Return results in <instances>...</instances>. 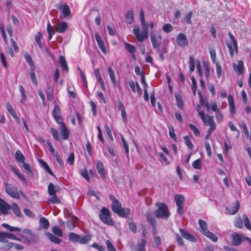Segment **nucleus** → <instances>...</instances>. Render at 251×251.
Here are the masks:
<instances>
[{"label": "nucleus", "mask_w": 251, "mask_h": 251, "mask_svg": "<svg viewBox=\"0 0 251 251\" xmlns=\"http://www.w3.org/2000/svg\"><path fill=\"white\" fill-rule=\"evenodd\" d=\"M196 109L198 111L199 115L200 116L201 120L203 122L205 126H210V128L207 131V134L205 136V139L207 140L209 138L212 132L216 129V124L214 121L213 117L211 116H209V115H206L203 111H201V107L199 105H198L196 106Z\"/></svg>", "instance_id": "f257e3e1"}, {"label": "nucleus", "mask_w": 251, "mask_h": 251, "mask_svg": "<svg viewBox=\"0 0 251 251\" xmlns=\"http://www.w3.org/2000/svg\"><path fill=\"white\" fill-rule=\"evenodd\" d=\"M155 206L157 208L154 211L155 217L159 219H168L170 216L167 204L164 202H157Z\"/></svg>", "instance_id": "f03ea898"}, {"label": "nucleus", "mask_w": 251, "mask_h": 251, "mask_svg": "<svg viewBox=\"0 0 251 251\" xmlns=\"http://www.w3.org/2000/svg\"><path fill=\"white\" fill-rule=\"evenodd\" d=\"M22 233H19V236L22 241L25 244H29L31 242H36L38 239L37 234L27 229H24Z\"/></svg>", "instance_id": "7ed1b4c3"}, {"label": "nucleus", "mask_w": 251, "mask_h": 251, "mask_svg": "<svg viewBox=\"0 0 251 251\" xmlns=\"http://www.w3.org/2000/svg\"><path fill=\"white\" fill-rule=\"evenodd\" d=\"M141 23L142 27L141 33L138 25H135L133 30V33L139 42L144 41L148 37V25L146 23V21Z\"/></svg>", "instance_id": "20e7f679"}, {"label": "nucleus", "mask_w": 251, "mask_h": 251, "mask_svg": "<svg viewBox=\"0 0 251 251\" xmlns=\"http://www.w3.org/2000/svg\"><path fill=\"white\" fill-rule=\"evenodd\" d=\"M4 186L6 193L12 198L19 200L21 196H24L22 190L10 183H5Z\"/></svg>", "instance_id": "39448f33"}, {"label": "nucleus", "mask_w": 251, "mask_h": 251, "mask_svg": "<svg viewBox=\"0 0 251 251\" xmlns=\"http://www.w3.org/2000/svg\"><path fill=\"white\" fill-rule=\"evenodd\" d=\"M199 224L200 227L201 233L214 242L218 241L217 236L208 230L207 224L202 220H199Z\"/></svg>", "instance_id": "423d86ee"}, {"label": "nucleus", "mask_w": 251, "mask_h": 251, "mask_svg": "<svg viewBox=\"0 0 251 251\" xmlns=\"http://www.w3.org/2000/svg\"><path fill=\"white\" fill-rule=\"evenodd\" d=\"M100 220L105 224L113 226L114 222L111 217L110 211L106 207L101 208L99 215Z\"/></svg>", "instance_id": "0eeeda50"}, {"label": "nucleus", "mask_w": 251, "mask_h": 251, "mask_svg": "<svg viewBox=\"0 0 251 251\" xmlns=\"http://www.w3.org/2000/svg\"><path fill=\"white\" fill-rule=\"evenodd\" d=\"M243 223L245 226L251 231V224L246 214H244L242 218L239 216L237 217L234 222V226L238 228H241L243 227Z\"/></svg>", "instance_id": "6e6552de"}, {"label": "nucleus", "mask_w": 251, "mask_h": 251, "mask_svg": "<svg viewBox=\"0 0 251 251\" xmlns=\"http://www.w3.org/2000/svg\"><path fill=\"white\" fill-rule=\"evenodd\" d=\"M231 42L227 44V46L229 50V53L231 57L234 56V52H237L238 47L237 42L233 35L230 32L228 33Z\"/></svg>", "instance_id": "1a4fd4ad"}, {"label": "nucleus", "mask_w": 251, "mask_h": 251, "mask_svg": "<svg viewBox=\"0 0 251 251\" xmlns=\"http://www.w3.org/2000/svg\"><path fill=\"white\" fill-rule=\"evenodd\" d=\"M7 239H12L19 241L21 240L19 234L16 235L10 232H0V242L6 243L8 241Z\"/></svg>", "instance_id": "9d476101"}, {"label": "nucleus", "mask_w": 251, "mask_h": 251, "mask_svg": "<svg viewBox=\"0 0 251 251\" xmlns=\"http://www.w3.org/2000/svg\"><path fill=\"white\" fill-rule=\"evenodd\" d=\"M109 199L112 201L111 204L112 210L115 213L117 214L122 208L121 203L112 195H109Z\"/></svg>", "instance_id": "9b49d317"}, {"label": "nucleus", "mask_w": 251, "mask_h": 251, "mask_svg": "<svg viewBox=\"0 0 251 251\" xmlns=\"http://www.w3.org/2000/svg\"><path fill=\"white\" fill-rule=\"evenodd\" d=\"M52 114L55 121L57 124L63 122V119L61 116L60 109L58 105H54Z\"/></svg>", "instance_id": "f8f14e48"}, {"label": "nucleus", "mask_w": 251, "mask_h": 251, "mask_svg": "<svg viewBox=\"0 0 251 251\" xmlns=\"http://www.w3.org/2000/svg\"><path fill=\"white\" fill-rule=\"evenodd\" d=\"M95 37L99 47L101 51L104 54L107 53V50L106 48L100 35L98 33H96Z\"/></svg>", "instance_id": "ddd939ff"}, {"label": "nucleus", "mask_w": 251, "mask_h": 251, "mask_svg": "<svg viewBox=\"0 0 251 251\" xmlns=\"http://www.w3.org/2000/svg\"><path fill=\"white\" fill-rule=\"evenodd\" d=\"M11 209V205L0 198V212L3 215H7Z\"/></svg>", "instance_id": "4468645a"}, {"label": "nucleus", "mask_w": 251, "mask_h": 251, "mask_svg": "<svg viewBox=\"0 0 251 251\" xmlns=\"http://www.w3.org/2000/svg\"><path fill=\"white\" fill-rule=\"evenodd\" d=\"M179 231L181 236L184 239L193 243H196L197 242V240L196 238V237L193 235L189 233L187 230L182 228H179Z\"/></svg>", "instance_id": "2eb2a0df"}, {"label": "nucleus", "mask_w": 251, "mask_h": 251, "mask_svg": "<svg viewBox=\"0 0 251 251\" xmlns=\"http://www.w3.org/2000/svg\"><path fill=\"white\" fill-rule=\"evenodd\" d=\"M177 43L180 47H186L188 45V40L186 35L183 33H179L176 38Z\"/></svg>", "instance_id": "dca6fc26"}, {"label": "nucleus", "mask_w": 251, "mask_h": 251, "mask_svg": "<svg viewBox=\"0 0 251 251\" xmlns=\"http://www.w3.org/2000/svg\"><path fill=\"white\" fill-rule=\"evenodd\" d=\"M232 242L234 246H238L241 244L244 239L242 235L234 232L231 235Z\"/></svg>", "instance_id": "f3484780"}, {"label": "nucleus", "mask_w": 251, "mask_h": 251, "mask_svg": "<svg viewBox=\"0 0 251 251\" xmlns=\"http://www.w3.org/2000/svg\"><path fill=\"white\" fill-rule=\"evenodd\" d=\"M240 203L238 201H236L233 204L232 208L226 207V209L229 215H235L236 214L240 208Z\"/></svg>", "instance_id": "a211bd4d"}, {"label": "nucleus", "mask_w": 251, "mask_h": 251, "mask_svg": "<svg viewBox=\"0 0 251 251\" xmlns=\"http://www.w3.org/2000/svg\"><path fill=\"white\" fill-rule=\"evenodd\" d=\"M146 216L149 224L153 228L155 229L156 226V220L154 217V214L151 212H148L146 213Z\"/></svg>", "instance_id": "6ab92c4d"}, {"label": "nucleus", "mask_w": 251, "mask_h": 251, "mask_svg": "<svg viewBox=\"0 0 251 251\" xmlns=\"http://www.w3.org/2000/svg\"><path fill=\"white\" fill-rule=\"evenodd\" d=\"M233 68L234 71L237 73L238 75H241L244 73V63L242 60L238 61L237 65L234 63Z\"/></svg>", "instance_id": "aec40b11"}, {"label": "nucleus", "mask_w": 251, "mask_h": 251, "mask_svg": "<svg viewBox=\"0 0 251 251\" xmlns=\"http://www.w3.org/2000/svg\"><path fill=\"white\" fill-rule=\"evenodd\" d=\"M96 168L98 172L100 175V177L103 179L105 178V171L103 163L100 161H97L96 163Z\"/></svg>", "instance_id": "412c9836"}, {"label": "nucleus", "mask_w": 251, "mask_h": 251, "mask_svg": "<svg viewBox=\"0 0 251 251\" xmlns=\"http://www.w3.org/2000/svg\"><path fill=\"white\" fill-rule=\"evenodd\" d=\"M124 46L126 50L131 54L133 59H136L135 52L136 48L134 46L126 42L124 44Z\"/></svg>", "instance_id": "4be33fe9"}, {"label": "nucleus", "mask_w": 251, "mask_h": 251, "mask_svg": "<svg viewBox=\"0 0 251 251\" xmlns=\"http://www.w3.org/2000/svg\"><path fill=\"white\" fill-rule=\"evenodd\" d=\"M58 124L60 125V129L63 139L67 140L69 137V133L65 123L63 122Z\"/></svg>", "instance_id": "5701e85b"}, {"label": "nucleus", "mask_w": 251, "mask_h": 251, "mask_svg": "<svg viewBox=\"0 0 251 251\" xmlns=\"http://www.w3.org/2000/svg\"><path fill=\"white\" fill-rule=\"evenodd\" d=\"M94 74L99 83H100L101 89L105 91V86L104 85V81L101 77L99 69H96L94 71Z\"/></svg>", "instance_id": "b1692460"}, {"label": "nucleus", "mask_w": 251, "mask_h": 251, "mask_svg": "<svg viewBox=\"0 0 251 251\" xmlns=\"http://www.w3.org/2000/svg\"><path fill=\"white\" fill-rule=\"evenodd\" d=\"M62 13L64 18L68 19L72 18L70 9L67 4H65L62 5Z\"/></svg>", "instance_id": "393cba45"}, {"label": "nucleus", "mask_w": 251, "mask_h": 251, "mask_svg": "<svg viewBox=\"0 0 251 251\" xmlns=\"http://www.w3.org/2000/svg\"><path fill=\"white\" fill-rule=\"evenodd\" d=\"M6 109L9 112V113L11 115V116L13 117V118L15 120L16 122L18 124L20 123V119L18 117L16 112L15 111L14 108H13L12 106L9 104L7 103L6 104Z\"/></svg>", "instance_id": "a878e982"}, {"label": "nucleus", "mask_w": 251, "mask_h": 251, "mask_svg": "<svg viewBox=\"0 0 251 251\" xmlns=\"http://www.w3.org/2000/svg\"><path fill=\"white\" fill-rule=\"evenodd\" d=\"M228 104L229 106V110L231 114L232 115H233L235 113V106L234 104V101L233 97L229 95L228 96Z\"/></svg>", "instance_id": "bb28decb"}, {"label": "nucleus", "mask_w": 251, "mask_h": 251, "mask_svg": "<svg viewBox=\"0 0 251 251\" xmlns=\"http://www.w3.org/2000/svg\"><path fill=\"white\" fill-rule=\"evenodd\" d=\"M67 28V24L65 22H62L57 25L56 27V31L58 33H64Z\"/></svg>", "instance_id": "cd10ccee"}, {"label": "nucleus", "mask_w": 251, "mask_h": 251, "mask_svg": "<svg viewBox=\"0 0 251 251\" xmlns=\"http://www.w3.org/2000/svg\"><path fill=\"white\" fill-rule=\"evenodd\" d=\"M11 209H12L13 212L17 217L21 218L22 217V214L21 212L20 209L17 203H12L11 205Z\"/></svg>", "instance_id": "c85d7f7f"}, {"label": "nucleus", "mask_w": 251, "mask_h": 251, "mask_svg": "<svg viewBox=\"0 0 251 251\" xmlns=\"http://www.w3.org/2000/svg\"><path fill=\"white\" fill-rule=\"evenodd\" d=\"M175 98L177 107L180 110H183L184 107V103L181 96L178 94H176Z\"/></svg>", "instance_id": "c756f323"}, {"label": "nucleus", "mask_w": 251, "mask_h": 251, "mask_svg": "<svg viewBox=\"0 0 251 251\" xmlns=\"http://www.w3.org/2000/svg\"><path fill=\"white\" fill-rule=\"evenodd\" d=\"M39 226L41 228L47 229L50 226V223L46 218L42 217L39 220Z\"/></svg>", "instance_id": "7c9ffc66"}, {"label": "nucleus", "mask_w": 251, "mask_h": 251, "mask_svg": "<svg viewBox=\"0 0 251 251\" xmlns=\"http://www.w3.org/2000/svg\"><path fill=\"white\" fill-rule=\"evenodd\" d=\"M123 218H127L130 214V209L128 208H121L117 213Z\"/></svg>", "instance_id": "2f4dec72"}, {"label": "nucleus", "mask_w": 251, "mask_h": 251, "mask_svg": "<svg viewBox=\"0 0 251 251\" xmlns=\"http://www.w3.org/2000/svg\"><path fill=\"white\" fill-rule=\"evenodd\" d=\"M46 234L48 238L52 242L55 244H59L61 242V240L59 238L56 237L55 235L48 232Z\"/></svg>", "instance_id": "473e14b6"}, {"label": "nucleus", "mask_w": 251, "mask_h": 251, "mask_svg": "<svg viewBox=\"0 0 251 251\" xmlns=\"http://www.w3.org/2000/svg\"><path fill=\"white\" fill-rule=\"evenodd\" d=\"M174 199L176 205H183L185 201L184 197L180 194H176L174 196Z\"/></svg>", "instance_id": "72a5a7b5"}, {"label": "nucleus", "mask_w": 251, "mask_h": 251, "mask_svg": "<svg viewBox=\"0 0 251 251\" xmlns=\"http://www.w3.org/2000/svg\"><path fill=\"white\" fill-rule=\"evenodd\" d=\"M128 226L129 230L133 233H136L137 232V226L136 223L134 222L132 220H128Z\"/></svg>", "instance_id": "f704fd0d"}, {"label": "nucleus", "mask_w": 251, "mask_h": 251, "mask_svg": "<svg viewBox=\"0 0 251 251\" xmlns=\"http://www.w3.org/2000/svg\"><path fill=\"white\" fill-rule=\"evenodd\" d=\"M60 66L62 70L68 72L69 71L68 67L64 56L60 55L59 58Z\"/></svg>", "instance_id": "c9c22d12"}, {"label": "nucleus", "mask_w": 251, "mask_h": 251, "mask_svg": "<svg viewBox=\"0 0 251 251\" xmlns=\"http://www.w3.org/2000/svg\"><path fill=\"white\" fill-rule=\"evenodd\" d=\"M15 157L16 160L17 162L19 163H22L24 162L25 161V157L24 155L23 154L22 152L19 151L17 150L15 152Z\"/></svg>", "instance_id": "e433bc0d"}, {"label": "nucleus", "mask_w": 251, "mask_h": 251, "mask_svg": "<svg viewBox=\"0 0 251 251\" xmlns=\"http://www.w3.org/2000/svg\"><path fill=\"white\" fill-rule=\"evenodd\" d=\"M108 72L109 76L110 77V79H111V80L112 83L114 85H116L117 84V81L116 79V77H115V75L114 71L111 67H109L108 68Z\"/></svg>", "instance_id": "4c0bfd02"}, {"label": "nucleus", "mask_w": 251, "mask_h": 251, "mask_svg": "<svg viewBox=\"0 0 251 251\" xmlns=\"http://www.w3.org/2000/svg\"><path fill=\"white\" fill-rule=\"evenodd\" d=\"M92 234H87L82 237L80 236V239L79 240V243L81 244H85L88 243L92 239Z\"/></svg>", "instance_id": "58836bf2"}, {"label": "nucleus", "mask_w": 251, "mask_h": 251, "mask_svg": "<svg viewBox=\"0 0 251 251\" xmlns=\"http://www.w3.org/2000/svg\"><path fill=\"white\" fill-rule=\"evenodd\" d=\"M134 21V14L133 11H129L126 16V22L131 24Z\"/></svg>", "instance_id": "ea45409f"}, {"label": "nucleus", "mask_w": 251, "mask_h": 251, "mask_svg": "<svg viewBox=\"0 0 251 251\" xmlns=\"http://www.w3.org/2000/svg\"><path fill=\"white\" fill-rule=\"evenodd\" d=\"M151 35V43L152 44L153 48L154 49H156L157 47L159 46V44L156 41V37L155 35V33L154 31L151 32L150 33Z\"/></svg>", "instance_id": "a19ab883"}, {"label": "nucleus", "mask_w": 251, "mask_h": 251, "mask_svg": "<svg viewBox=\"0 0 251 251\" xmlns=\"http://www.w3.org/2000/svg\"><path fill=\"white\" fill-rule=\"evenodd\" d=\"M43 38V36L42 33L40 32H38L37 33V34L35 36V40L39 48L40 49L42 48V42L41 39Z\"/></svg>", "instance_id": "79ce46f5"}, {"label": "nucleus", "mask_w": 251, "mask_h": 251, "mask_svg": "<svg viewBox=\"0 0 251 251\" xmlns=\"http://www.w3.org/2000/svg\"><path fill=\"white\" fill-rule=\"evenodd\" d=\"M39 162L40 163V164L42 165V166L45 169V170H46V171L50 174V175L51 176H54V174L52 172V171L51 170V169H50V167L49 166L48 164L46 162H45L44 161H43V160L42 159H40L39 160Z\"/></svg>", "instance_id": "37998d69"}, {"label": "nucleus", "mask_w": 251, "mask_h": 251, "mask_svg": "<svg viewBox=\"0 0 251 251\" xmlns=\"http://www.w3.org/2000/svg\"><path fill=\"white\" fill-rule=\"evenodd\" d=\"M12 170L13 171V172L14 173V174L17 176L24 183H25L26 185L27 184V182L26 180V179L25 178V176L21 174L20 173L18 170L17 169H16L15 168L13 167L12 168Z\"/></svg>", "instance_id": "c03bdc74"}, {"label": "nucleus", "mask_w": 251, "mask_h": 251, "mask_svg": "<svg viewBox=\"0 0 251 251\" xmlns=\"http://www.w3.org/2000/svg\"><path fill=\"white\" fill-rule=\"evenodd\" d=\"M183 139L185 145L190 150H192L194 149V145L190 140V137L188 136H184L183 137Z\"/></svg>", "instance_id": "a18cd8bd"}, {"label": "nucleus", "mask_w": 251, "mask_h": 251, "mask_svg": "<svg viewBox=\"0 0 251 251\" xmlns=\"http://www.w3.org/2000/svg\"><path fill=\"white\" fill-rule=\"evenodd\" d=\"M2 226L11 232L21 231V228L17 227L11 226L6 223L2 224Z\"/></svg>", "instance_id": "49530a36"}, {"label": "nucleus", "mask_w": 251, "mask_h": 251, "mask_svg": "<svg viewBox=\"0 0 251 251\" xmlns=\"http://www.w3.org/2000/svg\"><path fill=\"white\" fill-rule=\"evenodd\" d=\"M52 197L49 199L48 200V202L49 204L50 203H60L61 201L59 198H58L56 195H52Z\"/></svg>", "instance_id": "de8ad7c7"}, {"label": "nucleus", "mask_w": 251, "mask_h": 251, "mask_svg": "<svg viewBox=\"0 0 251 251\" xmlns=\"http://www.w3.org/2000/svg\"><path fill=\"white\" fill-rule=\"evenodd\" d=\"M22 163H23V167L25 171H26V173L28 175L33 176V173L31 169L30 165L28 163H25V161L24 162H22Z\"/></svg>", "instance_id": "09e8293b"}, {"label": "nucleus", "mask_w": 251, "mask_h": 251, "mask_svg": "<svg viewBox=\"0 0 251 251\" xmlns=\"http://www.w3.org/2000/svg\"><path fill=\"white\" fill-rule=\"evenodd\" d=\"M69 238L72 241L75 242H79L80 239V235H77L75 233L71 232L69 234Z\"/></svg>", "instance_id": "8fccbe9b"}, {"label": "nucleus", "mask_w": 251, "mask_h": 251, "mask_svg": "<svg viewBox=\"0 0 251 251\" xmlns=\"http://www.w3.org/2000/svg\"><path fill=\"white\" fill-rule=\"evenodd\" d=\"M52 232L58 237H62L63 236V232L62 230L57 226H53L52 227Z\"/></svg>", "instance_id": "3c124183"}, {"label": "nucleus", "mask_w": 251, "mask_h": 251, "mask_svg": "<svg viewBox=\"0 0 251 251\" xmlns=\"http://www.w3.org/2000/svg\"><path fill=\"white\" fill-rule=\"evenodd\" d=\"M50 131L51 133V134H52V136L53 139L55 141H58L59 140V134H58L57 130L56 128H55L54 127H51L50 128Z\"/></svg>", "instance_id": "603ef678"}, {"label": "nucleus", "mask_w": 251, "mask_h": 251, "mask_svg": "<svg viewBox=\"0 0 251 251\" xmlns=\"http://www.w3.org/2000/svg\"><path fill=\"white\" fill-rule=\"evenodd\" d=\"M147 243V241L145 239H142L140 242L138 243V251H145V246Z\"/></svg>", "instance_id": "864d4df0"}, {"label": "nucleus", "mask_w": 251, "mask_h": 251, "mask_svg": "<svg viewBox=\"0 0 251 251\" xmlns=\"http://www.w3.org/2000/svg\"><path fill=\"white\" fill-rule=\"evenodd\" d=\"M169 134L170 137L175 142L177 141V138L176 135L175 130L172 126H169Z\"/></svg>", "instance_id": "5fc2aeb1"}, {"label": "nucleus", "mask_w": 251, "mask_h": 251, "mask_svg": "<svg viewBox=\"0 0 251 251\" xmlns=\"http://www.w3.org/2000/svg\"><path fill=\"white\" fill-rule=\"evenodd\" d=\"M209 52L212 62L213 63L217 62L216 60V52L215 49L213 48H209Z\"/></svg>", "instance_id": "6e6d98bb"}, {"label": "nucleus", "mask_w": 251, "mask_h": 251, "mask_svg": "<svg viewBox=\"0 0 251 251\" xmlns=\"http://www.w3.org/2000/svg\"><path fill=\"white\" fill-rule=\"evenodd\" d=\"M47 98L49 101H51L53 99V89L49 88L47 89Z\"/></svg>", "instance_id": "4d7b16f0"}, {"label": "nucleus", "mask_w": 251, "mask_h": 251, "mask_svg": "<svg viewBox=\"0 0 251 251\" xmlns=\"http://www.w3.org/2000/svg\"><path fill=\"white\" fill-rule=\"evenodd\" d=\"M30 75L33 84L35 85H37V81L34 72V67L31 68L30 72Z\"/></svg>", "instance_id": "13d9d810"}, {"label": "nucleus", "mask_w": 251, "mask_h": 251, "mask_svg": "<svg viewBox=\"0 0 251 251\" xmlns=\"http://www.w3.org/2000/svg\"><path fill=\"white\" fill-rule=\"evenodd\" d=\"M189 126L190 128V129L193 131L194 134L196 136H200L201 134V132L199 130V129L198 128V127L195 126L194 125L192 124H190L189 125Z\"/></svg>", "instance_id": "bf43d9fd"}, {"label": "nucleus", "mask_w": 251, "mask_h": 251, "mask_svg": "<svg viewBox=\"0 0 251 251\" xmlns=\"http://www.w3.org/2000/svg\"><path fill=\"white\" fill-rule=\"evenodd\" d=\"M48 193L50 196L56 195L55 186L52 183H50L48 185Z\"/></svg>", "instance_id": "052dcab7"}, {"label": "nucleus", "mask_w": 251, "mask_h": 251, "mask_svg": "<svg viewBox=\"0 0 251 251\" xmlns=\"http://www.w3.org/2000/svg\"><path fill=\"white\" fill-rule=\"evenodd\" d=\"M24 56L26 59V61L28 63L29 65L31 66L32 68L34 67L32 59L30 55L28 53L26 52L25 53Z\"/></svg>", "instance_id": "680f3d73"}, {"label": "nucleus", "mask_w": 251, "mask_h": 251, "mask_svg": "<svg viewBox=\"0 0 251 251\" xmlns=\"http://www.w3.org/2000/svg\"><path fill=\"white\" fill-rule=\"evenodd\" d=\"M66 162L70 165L72 166L75 163V155L74 152H72L68 158L67 159Z\"/></svg>", "instance_id": "e2e57ef3"}, {"label": "nucleus", "mask_w": 251, "mask_h": 251, "mask_svg": "<svg viewBox=\"0 0 251 251\" xmlns=\"http://www.w3.org/2000/svg\"><path fill=\"white\" fill-rule=\"evenodd\" d=\"M192 165L194 168L196 169H201V161L200 159H198L195 161H194Z\"/></svg>", "instance_id": "0e129e2a"}, {"label": "nucleus", "mask_w": 251, "mask_h": 251, "mask_svg": "<svg viewBox=\"0 0 251 251\" xmlns=\"http://www.w3.org/2000/svg\"><path fill=\"white\" fill-rule=\"evenodd\" d=\"M189 69L191 72L195 70V58L193 56L189 57Z\"/></svg>", "instance_id": "69168bd1"}, {"label": "nucleus", "mask_w": 251, "mask_h": 251, "mask_svg": "<svg viewBox=\"0 0 251 251\" xmlns=\"http://www.w3.org/2000/svg\"><path fill=\"white\" fill-rule=\"evenodd\" d=\"M173 29V27L170 24H166L163 26V30L166 33L171 32Z\"/></svg>", "instance_id": "338daca9"}, {"label": "nucleus", "mask_w": 251, "mask_h": 251, "mask_svg": "<svg viewBox=\"0 0 251 251\" xmlns=\"http://www.w3.org/2000/svg\"><path fill=\"white\" fill-rule=\"evenodd\" d=\"M106 245L109 251H117L114 246L109 240L106 241Z\"/></svg>", "instance_id": "774afa93"}]
</instances>
